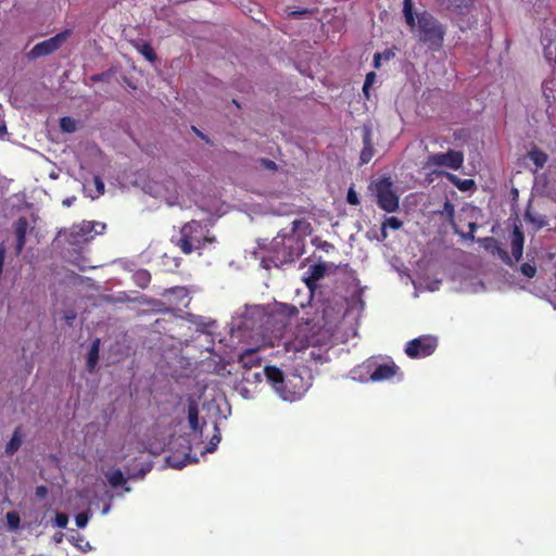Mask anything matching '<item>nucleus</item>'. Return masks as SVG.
I'll list each match as a JSON object with an SVG mask.
<instances>
[{
	"mask_svg": "<svg viewBox=\"0 0 556 556\" xmlns=\"http://www.w3.org/2000/svg\"><path fill=\"white\" fill-rule=\"evenodd\" d=\"M403 16L418 42L427 46L429 50L434 52L443 47L446 28L430 12L424 10L415 13L413 0H404Z\"/></svg>",
	"mask_w": 556,
	"mask_h": 556,
	"instance_id": "nucleus-1",
	"label": "nucleus"
},
{
	"mask_svg": "<svg viewBox=\"0 0 556 556\" xmlns=\"http://www.w3.org/2000/svg\"><path fill=\"white\" fill-rule=\"evenodd\" d=\"M207 235L206 225L193 219L181 227L180 237L175 241V244L182 253L191 254L194 250L203 248L205 242L211 241Z\"/></svg>",
	"mask_w": 556,
	"mask_h": 556,
	"instance_id": "nucleus-2",
	"label": "nucleus"
},
{
	"mask_svg": "<svg viewBox=\"0 0 556 556\" xmlns=\"http://www.w3.org/2000/svg\"><path fill=\"white\" fill-rule=\"evenodd\" d=\"M377 205L387 213H394L400 208L399 195L393 190L391 178L383 177L376 182Z\"/></svg>",
	"mask_w": 556,
	"mask_h": 556,
	"instance_id": "nucleus-3",
	"label": "nucleus"
},
{
	"mask_svg": "<svg viewBox=\"0 0 556 556\" xmlns=\"http://www.w3.org/2000/svg\"><path fill=\"white\" fill-rule=\"evenodd\" d=\"M105 225L97 222H83L73 225L66 231V241L71 245H79L91 241L96 235L101 233Z\"/></svg>",
	"mask_w": 556,
	"mask_h": 556,
	"instance_id": "nucleus-4",
	"label": "nucleus"
},
{
	"mask_svg": "<svg viewBox=\"0 0 556 556\" xmlns=\"http://www.w3.org/2000/svg\"><path fill=\"white\" fill-rule=\"evenodd\" d=\"M70 35H71V30L66 29V30H63V31L56 34L53 37H50L49 39L38 42L27 53V59L36 60V59L52 54L53 52L58 51L63 46V43H65V41L67 40Z\"/></svg>",
	"mask_w": 556,
	"mask_h": 556,
	"instance_id": "nucleus-5",
	"label": "nucleus"
},
{
	"mask_svg": "<svg viewBox=\"0 0 556 556\" xmlns=\"http://www.w3.org/2000/svg\"><path fill=\"white\" fill-rule=\"evenodd\" d=\"M438 346L435 337L426 334L415 338L406 343L405 353L409 358H422L433 354Z\"/></svg>",
	"mask_w": 556,
	"mask_h": 556,
	"instance_id": "nucleus-6",
	"label": "nucleus"
},
{
	"mask_svg": "<svg viewBox=\"0 0 556 556\" xmlns=\"http://www.w3.org/2000/svg\"><path fill=\"white\" fill-rule=\"evenodd\" d=\"M463 152L456 150H448L446 153L430 154L426 160L425 167L431 168L438 166L457 170L463 166Z\"/></svg>",
	"mask_w": 556,
	"mask_h": 556,
	"instance_id": "nucleus-7",
	"label": "nucleus"
},
{
	"mask_svg": "<svg viewBox=\"0 0 556 556\" xmlns=\"http://www.w3.org/2000/svg\"><path fill=\"white\" fill-rule=\"evenodd\" d=\"M365 367L369 372V379L374 382L391 380L401 374V369L393 362L377 364L376 361H367Z\"/></svg>",
	"mask_w": 556,
	"mask_h": 556,
	"instance_id": "nucleus-8",
	"label": "nucleus"
},
{
	"mask_svg": "<svg viewBox=\"0 0 556 556\" xmlns=\"http://www.w3.org/2000/svg\"><path fill=\"white\" fill-rule=\"evenodd\" d=\"M264 376L283 400L291 399V393L286 390L285 374L280 368L277 366H266L264 368Z\"/></svg>",
	"mask_w": 556,
	"mask_h": 556,
	"instance_id": "nucleus-9",
	"label": "nucleus"
},
{
	"mask_svg": "<svg viewBox=\"0 0 556 556\" xmlns=\"http://www.w3.org/2000/svg\"><path fill=\"white\" fill-rule=\"evenodd\" d=\"M189 290L186 287L176 286L173 288L165 289L161 295L164 298L167 303L172 306H188L190 301L189 299Z\"/></svg>",
	"mask_w": 556,
	"mask_h": 556,
	"instance_id": "nucleus-10",
	"label": "nucleus"
},
{
	"mask_svg": "<svg viewBox=\"0 0 556 556\" xmlns=\"http://www.w3.org/2000/svg\"><path fill=\"white\" fill-rule=\"evenodd\" d=\"M327 266L325 263H318L309 266L306 271V276L303 277V281L311 292H314L317 288V281L323 279L326 275Z\"/></svg>",
	"mask_w": 556,
	"mask_h": 556,
	"instance_id": "nucleus-11",
	"label": "nucleus"
},
{
	"mask_svg": "<svg viewBox=\"0 0 556 556\" xmlns=\"http://www.w3.org/2000/svg\"><path fill=\"white\" fill-rule=\"evenodd\" d=\"M28 230V220L26 217L21 216L14 223V232L16 236L15 254L20 255L26 243V233Z\"/></svg>",
	"mask_w": 556,
	"mask_h": 556,
	"instance_id": "nucleus-12",
	"label": "nucleus"
},
{
	"mask_svg": "<svg viewBox=\"0 0 556 556\" xmlns=\"http://www.w3.org/2000/svg\"><path fill=\"white\" fill-rule=\"evenodd\" d=\"M375 155V148L372 143V135L369 127H365L363 131V149L359 154L361 165L367 164Z\"/></svg>",
	"mask_w": 556,
	"mask_h": 556,
	"instance_id": "nucleus-13",
	"label": "nucleus"
},
{
	"mask_svg": "<svg viewBox=\"0 0 556 556\" xmlns=\"http://www.w3.org/2000/svg\"><path fill=\"white\" fill-rule=\"evenodd\" d=\"M263 358L260 356V349H248L239 355L238 362L247 370L260 367Z\"/></svg>",
	"mask_w": 556,
	"mask_h": 556,
	"instance_id": "nucleus-14",
	"label": "nucleus"
},
{
	"mask_svg": "<svg viewBox=\"0 0 556 556\" xmlns=\"http://www.w3.org/2000/svg\"><path fill=\"white\" fill-rule=\"evenodd\" d=\"M511 255L516 262H519L523 253L525 236L519 227L515 226L511 233Z\"/></svg>",
	"mask_w": 556,
	"mask_h": 556,
	"instance_id": "nucleus-15",
	"label": "nucleus"
},
{
	"mask_svg": "<svg viewBox=\"0 0 556 556\" xmlns=\"http://www.w3.org/2000/svg\"><path fill=\"white\" fill-rule=\"evenodd\" d=\"M438 214L443 216L445 220L452 226L455 233H458V228L455 223V207L454 204L450 200H445L443 207L438 211Z\"/></svg>",
	"mask_w": 556,
	"mask_h": 556,
	"instance_id": "nucleus-16",
	"label": "nucleus"
},
{
	"mask_svg": "<svg viewBox=\"0 0 556 556\" xmlns=\"http://www.w3.org/2000/svg\"><path fill=\"white\" fill-rule=\"evenodd\" d=\"M188 421L190 428L194 431H202V427L200 426L199 421V408L195 401L190 400L188 403Z\"/></svg>",
	"mask_w": 556,
	"mask_h": 556,
	"instance_id": "nucleus-17",
	"label": "nucleus"
},
{
	"mask_svg": "<svg viewBox=\"0 0 556 556\" xmlns=\"http://www.w3.org/2000/svg\"><path fill=\"white\" fill-rule=\"evenodd\" d=\"M448 10L464 14L469 11L473 4V0H440Z\"/></svg>",
	"mask_w": 556,
	"mask_h": 556,
	"instance_id": "nucleus-18",
	"label": "nucleus"
},
{
	"mask_svg": "<svg viewBox=\"0 0 556 556\" xmlns=\"http://www.w3.org/2000/svg\"><path fill=\"white\" fill-rule=\"evenodd\" d=\"M99 351H100V339H96L92 341L89 352L87 354V369L91 372L94 370L98 361H99Z\"/></svg>",
	"mask_w": 556,
	"mask_h": 556,
	"instance_id": "nucleus-19",
	"label": "nucleus"
},
{
	"mask_svg": "<svg viewBox=\"0 0 556 556\" xmlns=\"http://www.w3.org/2000/svg\"><path fill=\"white\" fill-rule=\"evenodd\" d=\"M528 157L533 162L536 170L543 168L548 160L547 154L539 148H533L531 151H529Z\"/></svg>",
	"mask_w": 556,
	"mask_h": 556,
	"instance_id": "nucleus-20",
	"label": "nucleus"
},
{
	"mask_svg": "<svg viewBox=\"0 0 556 556\" xmlns=\"http://www.w3.org/2000/svg\"><path fill=\"white\" fill-rule=\"evenodd\" d=\"M105 477L108 479L109 484L114 489L124 486L127 481L123 471L119 468L108 472Z\"/></svg>",
	"mask_w": 556,
	"mask_h": 556,
	"instance_id": "nucleus-21",
	"label": "nucleus"
},
{
	"mask_svg": "<svg viewBox=\"0 0 556 556\" xmlns=\"http://www.w3.org/2000/svg\"><path fill=\"white\" fill-rule=\"evenodd\" d=\"M21 445H22L21 428L17 427L14 430L11 440L5 445V453L11 456V455L15 454L18 451Z\"/></svg>",
	"mask_w": 556,
	"mask_h": 556,
	"instance_id": "nucleus-22",
	"label": "nucleus"
},
{
	"mask_svg": "<svg viewBox=\"0 0 556 556\" xmlns=\"http://www.w3.org/2000/svg\"><path fill=\"white\" fill-rule=\"evenodd\" d=\"M134 278H135V282L137 283V286H139L142 289L146 288L150 283V280H151V276H150L149 271L146 269L136 271L134 275Z\"/></svg>",
	"mask_w": 556,
	"mask_h": 556,
	"instance_id": "nucleus-23",
	"label": "nucleus"
},
{
	"mask_svg": "<svg viewBox=\"0 0 556 556\" xmlns=\"http://www.w3.org/2000/svg\"><path fill=\"white\" fill-rule=\"evenodd\" d=\"M525 218L535 226V230L543 228L547 224L544 216H534L529 210L526 211Z\"/></svg>",
	"mask_w": 556,
	"mask_h": 556,
	"instance_id": "nucleus-24",
	"label": "nucleus"
},
{
	"mask_svg": "<svg viewBox=\"0 0 556 556\" xmlns=\"http://www.w3.org/2000/svg\"><path fill=\"white\" fill-rule=\"evenodd\" d=\"M151 468L152 466L150 463L143 464L138 471H130V468L127 467L128 479H142Z\"/></svg>",
	"mask_w": 556,
	"mask_h": 556,
	"instance_id": "nucleus-25",
	"label": "nucleus"
},
{
	"mask_svg": "<svg viewBox=\"0 0 556 556\" xmlns=\"http://www.w3.org/2000/svg\"><path fill=\"white\" fill-rule=\"evenodd\" d=\"M139 51L150 62H154L157 59L154 49L148 42L142 43L139 48Z\"/></svg>",
	"mask_w": 556,
	"mask_h": 556,
	"instance_id": "nucleus-26",
	"label": "nucleus"
},
{
	"mask_svg": "<svg viewBox=\"0 0 556 556\" xmlns=\"http://www.w3.org/2000/svg\"><path fill=\"white\" fill-rule=\"evenodd\" d=\"M215 430H216V433H214V435L211 438L208 444L205 446V451H204L205 453H213L222 440V437H220L217 426H215Z\"/></svg>",
	"mask_w": 556,
	"mask_h": 556,
	"instance_id": "nucleus-27",
	"label": "nucleus"
},
{
	"mask_svg": "<svg viewBox=\"0 0 556 556\" xmlns=\"http://www.w3.org/2000/svg\"><path fill=\"white\" fill-rule=\"evenodd\" d=\"M60 126L66 132H74L76 130V122L71 117H62Z\"/></svg>",
	"mask_w": 556,
	"mask_h": 556,
	"instance_id": "nucleus-28",
	"label": "nucleus"
},
{
	"mask_svg": "<svg viewBox=\"0 0 556 556\" xmlns=\"http://www.w3.org/2000/svg\"><path fill=\"white\" fill-rule=\"evenodd\" d=\"M8 525L11 529H17L21 523L20 515L15 511H9L5 515Z\"/></svg>",
	"mask_w": 556,
	"mask_h": 556,
	"instance_id": "nucleus-29",
	"label": "nucleus"
},
{
	"mask_svg": "<svg viewBox=\"0 0 556 556\" xmlns=\"http://www.w3.org/2000/svg\"><path fill=\"white\" fill-rule=\"evenodd\" d=\"M382 225L387 228L397 230L403 226V222L395 216H391V217H387L383 220Z\"/></svg>",
	"mask_w": 556,
	"mask_h": 556,
	"instance_id": "nucleus-30",
	"label": "nucleus"
},
{
	"mask_svg": "<svg viewBox=\"0 0 556 556\" xmlns=\"http://www.w3.org/2000/svg\"><path fill=\"white\" fill-rule=\"evenodd\" d=\"M520 271L528 278H533L536 274V266L534 264H531L529 262L523 263L520 266Z\"/></svg>",
	"mask_w": 556,
	"mask_h": 556,
	"instance_id": "nucleus-31",
	"label": "nucleus"
},
{
	"mask_svg": "<svg viewBox=\"0 0 556 556\" xmlns=\"http://www.w3.org/2000/svg\"><path fill=\"white\" fill-rule=\"evenodd\" d=\"M376 74L375 72H370L366 75L365 77V83H364V86H363V91L366 96V98L368 99L369 98V88L370 86L374 84V81L376 80Z\"/></svg>",
	"mask_w": 556,
	"mask_h": 556,
	"instance_id": "nucleus-32",
	"label": "nucleus"
},
{
	"mask_svg": "<svg viewBox=\"0 0 556 556\" xmlns=\"http://www.w3.org/2000/svg\"><path fill=\"white\" fill-rule=\"evenodd\" d=\"M68 522V516L65 513H56L54 525L59 528H65Z\"/></svg>",
	"mask_w": 556,
	"mask_h": 556,
	"instance_id": "nucleus-33",
	"label": "nucleus"
},
{
	"mask_svg": "<svg viewBox=\"0 0 556 556\" xmlns=\"http://www.w3.org/2000/svg\"><path fill=\"white\" fill-rule=\"evenodd\" d=\"M346 201L349 204L351 205H358L359 204V198H358V194L357 192L354 190V188H350L348 190V194H346Z\"/></svg>",
	"mask_w": 556,
	"mask_h": 556,
	"instance_id": "nucleus-34",
	"label": "nucleus"
},
{
	"mask_svg": "<svg viewBox=\"0 0 556 556\" xmlns=\"http://www.w3.org/2000/svg\"><path fill=\"white\" fill-rule=\"evenodd\" d=\"M468 228H469V231L467 233L460 232L458 230V235H460L463 238L472 240V239H475V232H476L478 226H477L476 223L469 222L468 223Z\"/></svg>",
	"mask_w": 556,
	"mask_h": 556,
	"instance_id": "nucleus-35",
	"label": "nucleus"
},
{
	"mask_svg": "<svg viewBox=\"0 0 556 556\" xmlns=\"http://www.w3.org/2000/svg\"><path fill=\"white\" fill-rule=\"evenodd\" d=\"M263 375H264V371H263V372H260V371H257V372H253V374H252V379H251V378L249 377V376H250V372H247V374H243V375H242V378H243V380H245L247 382H255V383H257V382H261V381H262V377H263Z\"/></svg>",
	"mask_w": 556,
	"mask_h": 556,
	"instance_id": "nucleus-36",
	"label": "nucleus"
},
{
	"mask_svg": "<svg viewBox=\"0 0 556 556\" xmlns=\"http://www.w3.org/2000/svg\"><path fill=\"white\" fill-rule=\"evenodd\" d=\"M89 516L87 513H79L76 518L75 522L78 528H85L88 523Z\"/></svg>",
	"mask_w": 556,
	"mask_h": 556,
	"instance_id": "nucleus-37",
	"label": "nucleus"
},
{
	"mask_svg": "<svg viewBox=\"0 0 556 556\" xmlns=\"http://www.w3.org/2000/svg\"><path fill=\"white\" fill-rule=\"evenodd\" d=\"M258 162L261 163V165L265 168V169H268V170H277V164L269 160V159H265V157H262L258 160Z\"/></svg>",
	"mask_w": 556,
	"mask_h": 556,
	"instance_id": "nucleus-38",
	"label": "nucleus"
},
{
	"mask_svg": "<svg viewBox=\"0 0 556 556\" xmlns=\"http://www.w3.org/2000/svg\"><path fill=\"white\" fill-rule=\"evenodd\" d=\"M93 182H94L96 189L98 191V194H103L104 193V182L102 181V179L99 176H94Z\"/></svg>",
	"mask_w": 556,
	"mask_h": 556,
	"instance_id": "nucleus-39",
	"label": "nucleus"
},
{
	"mask_svg": "<svg viewBox=\"0 0 556 556\" xmlns=\"http://www.w3.org/2000/svg\"><path fill=\"white\" fill-rule=\"evenodd\" d=\"M35 494L38 498H45L48 494V488L46 485H38L35 490Z\"/></svg>",
	"mask_w": 556,
	"mask_h": 556,
	"instance_id": "nucleus-40",
	"label": "nucleus"
},
{
	"mask_svg": "<svg viewBox=\"0 0 556 556\" xmlns=\"http://www.w3.org/2000/svg\"><path fill=\"white\" fill-rule=\"evenodd\" d=\"M498 253H500V255H501L502 260H503L506 264H508V265H513V261H511V258L509 257V255L507 254V252H506V251H504V250H502V249H498Z\"/></svg>",
	"mask_w": 556,
	"mask_h": 556,
	"instance_id": "nucleus-41",
	"label": "nucleus"
},
{
	"mask_svg": "<svg viewBox=\"0 0 556 556\" xmlns=\"http://www.w3.org/2000/svg\"><path fill=\"white\" fill-rule=\"evenodd\" d=\"M64 318L68 325H72L73 320L76 318V313L73 311L66 312Z\"/></svg>",
	"mask_w": 556,
	"mask_h": 556,
	"instance_id": "nucleus-42",
	"label": "nucleus"
},
{
	"mask_svg": "<svg viewBox=\"0 0 556 556\" xmlns=\"http://www.w3.org/2000/svg\"><path fill=\"white\" fill-rule=\"evenodd\" d=\"M381 58H382L381 53H375V55H374V67L375 68H379L380 67V65H381V63H380Z\"/></svg>",
	"mask_w": 556,
	"mask_h": 556,
	"instance_id": "nucleus-43",
	"label": "nucleus"
},
{
	"mask_svg": "<svg viewBox=\"0 0 556 556\" xmlns=\"http://www.w3.org/2000/svg\"><path fill=\"white\" fill-rule=\"evenodd\" d=\"M311 12L307 10V9H304V10H296V11H292L290 13L291 16H301V15H307L309 14Z\"/></svg>",
	"mask_w": 556,
	"mask_h": 556,
	"instance_id": "nucleus-44",
	"label": "nucleus"
},
{
	"mask_svg": "<svg viewBox=\"0 0 556 556\" xmlns=\"http://www.w3.org/2000/svg\"><path fill=\"white\" fill-rule=\"evenodd\" d=\"M75 200H76V198H75V197L66 198V199H64V200L62 201V204H63L64 206H66V207H70V206L74 203V201H75Z\"/></svg>",
	"mask_w": 556,
	"mask_h": 556,
	"instance_id": "nucleus-45",
	"label": "nucleus"
},
{
	"mask_svg": "<svg viewBox=\"0 0 556 556\" xmlns=\"http://www.w3.org/2000/svg\"><path fill=\"white\" fill-rule=\"evenodd\" d=\"M471 184H473L472 180L466 179V180H463L462 184L458 185V187L462 190H466L468 185H471Z\"/></svg>",
	"mask_w": 556,
	"mask_h": 556,
	"instance_id": "nucleus-46",
	"label": "nucleus"
},
{
	"mask_svg": "<svg viewBox=\"0 0 556 556\" xmlns=\"http://www.w3.org/2000/svg\"><path fill=\"white\" fill-rule=\"evenodd\" d=\"M393 56H394V53H393L392 51H390V50H386V51L382 53V58H383L384 60H390V59H391V58H393Z\"/></svg>",
	"mask_w": 556,
	"mask_h": 556,
	"instance_id": "nucleus-47",
	"label": "nucleus"
},
{
	"mask_svg": "<svg viewBox=\"0 0 556 556\" xmlns=\"http://www.w3.org/2000/svg\"><path fill=\"white\" fill-rule=\"evenodd\" d=\"M381 237L382 240L387 239L388 237L387 227H384L383 225H381Z\"/></svg>",
	"mask_w": 556,
	"mask_h": 556,
	"instance_id": "nucleus-48",
	"label": "nucleus"
},
{
	"mask_svg": "<svg viewBox=\"0 0 556 556\" xmlns=\"http://www.w3.org/2000/svg\"><path fill=\"white\" fill-rule=\"evenodd\" d=\"M187 463L186 462H182L180 464H175L174 467L176 468H182Z\"/></svg>",
	"mask_w": 556,
	"mask_h": 556,
	"instance_id": "nucleus-49",
	"label": "nucleus"
},
{
	"mask_svg": "<svg viewBox=\"0 0 556 556\" xmlns=\"http://www.w3.org/2000/svg\"><path fill=\"white\" fill-rule=\"evenodd\" d=\"M193 129L199 134V136H200L201 138H204L203 134L199 132V131L195 129V127H193Z\"/></svg>",
	"mask_w": 556,
	"mask_h": 556,
	"instance_id": "nucleus-50",
	"label": "nucleus"
},
{
	"mask_svg": "<svg viewBox=\"0 0 556 556\" xmlns=\"http://www.w3.org/2000/svg\"><path fill=\"white\" fill-rule=\"evenodd\" d=\"M298 224H299V222H298V220H294V223H293V225H294V229H296Z\"/></svg>",
	"mask_w": 556,
	"mask_h": 556,
	"instance_id": "nucleus-51",
	"label": "nucleus"
},
{
	"mask_svg": "<svg viewBox=\"0 0 556 556\" xmlns=\"http://www.w3.org/2000/svg\"><path fill=\"white\" fill-rule=\"evenodd\" d=\"M233 103H235L238 108H240V105H239V103L237 102V100H233Z\"/></svg>",
	"mask_w": 556,
	"mask_h": 556,
	"instance_id": "nucleus-52",
	"label": "nucleus"
},
{
	"mask_svg": "<svg viewBox=\"0 0 556 556\" xmlns=\"http://www.w3.org/2000/svg\"><path fill=\"white\" fill-rule=\"evenodd\" d=\"M125 491H126V492H129V491H130V488H129V486H126V488H125Z\"/></svg>",
	"mask_w": 556,
	"mask_h": 556,
	"instance_id": "nucleus-53",
	"label": "nucleus"
}]
</instances>
